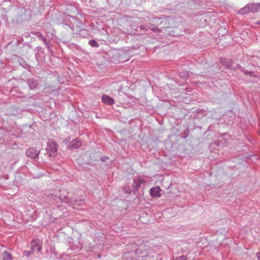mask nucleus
<instances>
[{
    "label": "nucleus",
    "instance_id": "obj_5",
    "mask_svg": "<svg viewBox=\"0 0 260 260\" xmlns=\"http://www.w3.org/2000/svg\"><path fill=\"white\" fill-rule=\"evenodd\" d=\"M39 154V151H38L34 147L29 148L26 150V155L27 156L31 158H36L38 157Z\"/></svg>",
    "mask_w": 260,
    "mask_h": 260
},
{
    "label": "nucleus",
    "instance_id": "obj_26",
    "mask_svg": "<svg viewBox=\"0 0 260 260\" xmlns=\"http://www.w3.org/2000/svg\"><path fill=\"white\" fill-rule=\"evenodd\" d=\"M256 256L258 260H260V251L256 253Z\"/></svg>",
    "mask_w": 260,
    "mask_h": 260
},
{
    "label": "nucleus",
    "instance_id": "obj_3",
    "mask_svg": "<svg viewBox=\"0 0 260 260\" xmlns=\"http://www.w3.org/2000/svg\"><path fill=\"white\" fill-rule=\"evenodd\" d=\"M56 200L60 201L61 202L67 203L69 206L75 205L77 201L72 199H69L66 194H60L58 197H56Z\"/></svg>",
    "mask_w": 260,
    "mask_h": 260
},
{
    "label": "nucleus",
    "instance_id": "obj_29",
    "mask_svg": "<svg viewBox=\"0 0 260 260\" xmlns=\"http://www.w3.org/2000/svg\"><path fill=\"white\" fill-rule=\"evenodd\" d=\"M172 260H176V258H174V259H172Z\"/></svg>",
    "mask_w": 260,
    "mask_h": 260
},
{
    "label": "nucleus",
    "instance_id": "obj_25",
    "mask_svg": "<svg viewBox=\"0 0 260 260\" xmlns=\"http://www.w3.org/2000/svg\"><path fill=\"white\" fill-rule=\"evenodd\" d=\"M140 29L142 30H144V31H147V29L146 28V27L144 26V25H140Z\"/></svg>",
    "mask_w": 260,
    "mask_h": 260
},
{
    "label": "nucleus",
    "instance_id": "obj_17",
    "mask_svg": "<svg viewBox=\"0 0 260 260\" xmlns=\"http://www.w3.org/2000/svg\"><path fill=\"white\" fill-rule=\"evenodd\" d=\"M241 71L243 72L245 75H249L250 76H253V73L252 72L248 71L242 67H240Z\"/></svg>",
    "mask_w": 260,
    "mask_h": 260
},
{
    "label": "nucleus",
    "instance_id": "obj_16",
    "mask_svg": "<svg viewBox=\"0 0 260 260\" xmlns=\"http://www.w3.org/2000/svg\"><path fill=\"white\" fill-rule=\"evenodd\" d=\"M32 34L41 40L43 43L44 39H46L45 37H43L42 34L40 32L35 31L33 32Z\"/></svg>",
    "mask_w": 260,
    "mask_h": 260
},
{
    "label": "nucleus",
    "instance_id": "obj_7",
    "mask_svg": "<svg viewBox=\"0 0 260 260\" xmlns=\"http://www.w3.org/2000/svg\"><path fill=\"white\" fill-rule=\"evenodd\" d=\"M102 101L107 105H112L114 103V100L112 98L105 94L102 96Z\"/></svg>",
    "mask_w": 260,
    "mask_h": 260
},
{
    "label": "nucleus",
    "instance_id": "obj_23",
    "mask_svg": "<svg viewBox=\"0 0 260 260\" xmlns=\"http://www.w3.org/2000/svg\"><path fill=\"white\" fill-rule=\"evenodd\" d=\"M23 253L25 256H28L30 254H32L33 253L31 251H24Z\"/></svg>",
    "mask_w": 260,
    "mask_h": 260
},
{
    "label": "nucleus",
    "instance_id": "obj_15",
    "mask_svg": "<svg viewBox=\"0 0 260 260\" xmlns=\"http://www.w3.org/2000/svg\"><path fill=\"white\" fill-rule=\"evenodd\" d=\"M89 45L92 47H99L100 44L94 40H91L88 42Z\"/></svg>",
    "mask_w": 260,
    "mask_h": 260
},
{
    "label": "nucleus",
    "instance_id": "obj_18",
    "mask_svg": "<svg viewBox=\"0 0 260 260\" xmlns=\"http://www.w3.org/2000/svg\"><path fill=\"white\" fill-rule=\"evenodd\" d=\"M140 185V183H139L138 181L136 180V179H134V182L133 183V186L134 188L136 189H138Z\"/></svg>",
    "mask_w": 260,
    "mask_h": 260
},
{
    "label": "nucleus",
    "instance_id": "obj_1",
    "mask_svg": "<svg viewBox=\"0 0 260 260\" xmlns=\"http://www.w3.org/2000/svg\"><path fill=\"white\" fill-rule=\"evenodd\" d=\"M150 248L149 246L142 244L136 248L135 251H131L124 253V257L126 260H137V257H144L148 256L150 254L149 252Z\"/></svg>",
    "mask_w": 260,
    "mask_h": 260
},
{
    "label": "nucleus",
    "instance_id": "obj_10",
    "mask_svg": "<svg viewBox=\"0 0 260 260\" xmlns=\"http://www.w3.org/2000/svg\"><path fill=\"white\" fill-rule=\"evenodd\" d=\"M220 63L227 68H230L232 66L233 62L231 59L229 58H223L220 59Z\"/></svg>",
    "mask_w": 260,
    "mask_h": 260
},
{
    "label": "nucleus",
    "instance_id": "obj_24",
    "mask_svg": "<svg viewBox=\"0 0 260 260\" xmlns=\"http://www.w3.org/2000/svg\"><path fill=\"white\" fill-rule=\"evenodd\" d=\"M108 159V157L107 156H103L101 158V160L103 162L106 161Z\"/></svg>",
    "mask_w": 260,
    "mask_h": 260
},
{
    "label": "nucleus",
    "instance_id": "obj_2",
    "mask_svg": "<svg viewBox=\"0 0 260 260\" xmlns=\"http://www.w3.org/2000/svg\"><path fill=\"white\" fill-rule=\"evenodd\" d=\"M57 150V144L53 140L49 139L47 142L46 150L50 156H53L56 153Z\"/></svg>",
    "mask_w": 260,
    "mask_h": 260
},
{
    "label": "nucleus",
    "instance_id": "obj_9",
    "mask_svg": "<svg viewBox=\"0 0 260 260\" xmlns=\"http://www.w3.org/2000/svg\"><path fill=\"white\" fill-rule=\"evenodd\" d=\"M250 4H247L243 8H241L238 12V14L244 15L251 12Z\"/></svg>",
    "mask_w": 260,
    "mask_h": 260
},
{
    "label": "nucleus",
    "instance_id": "obj_19",
    "mask_svg": "<svg viewBox=\"0 0 260 260\" xmlns=\"http://www.w3.org/2000/svg\"><path fill=\"white\" fill-rule=\"evenodd\" d=\"M123 191L127 194H129L131 193V189L128 186H125L123 187Z\"/></svg>",
    "mask_w": 260,
    "mask_h": 260
},
{
    "label": "nucleus",
    "instance_id": "obj_14",
    "mask_svg": "<svg viewBox=\"0 0 260 260\" xmlns=\"http://www.w3.org/2000/svg\"><path fill=\"white\" fill-rule=\"evenodd\" d=\"M44 44H45L46 47L47 48L48 51L51 54H52L53 50L51 48V46L49 45V42L47 41L46 39H44Z\"/></svg>",
    "mask_w": 260,
    "mask_h": 260
},
{
    "label": "nucleus",
    "instance_id": "obj_11",
    "mask_svg": "<svg viewBox=\"0 0 260 260\" xmlns=\"http://www.w3.org/2000/svg\"><path fill=\"white\" fill-rule=\"evenodd\" d=\"M82 144L81 142L78 139L73 140L69 147L71 149L79 148Z\"/></svg>",
    "mask_w": 260,
    "mask_h": 260
},
{
    "label": "nucleus",
    "instance_id": "obj_12",
    "mask_svg": "<svg viewBox=\"0 0 260 260\" xmlns=\"http://www.w3.org/2000/svg\"><path fill=\"white\" fill-rule=\"evenodd\" d=\"M251 13H256L260 11V3L250 4Z\"/></svg>",
    "mask_w": 260,
    "mask_h": 260
},
{
    "label": "nucleus",
    "instance_id": "obj_27",
    "mask_svg": "<svg viewBox=\"0 0 260 260\" xmlns=\"http://www.w3.org/2000/svg\"><path fill=\"white\" fill-rule=\"evenodd\" d=\"M139 182V183H140V184L144 181V179H139L138 180H137Z\"/></svg>",
    "mask_w": 260,
    "mask_h": 260
},
{
    "label": "nucleus",
    "instance_id": "obj_13",
    "mask_svg": "<svg viewBox=\"0 0 260 260\" xmlns=\"http://www.w3.org/2000/svg\"><path fill=\"white\" fill-rule=\"evenodd\" d=\"M3 260H13L12 255L7 251H5L3 253Z\"/></svg>",
    "mask_w": 260,
    "mask_h": 260
},
{
    "label": "nucleus",
    "instance_id": "obj_28",
    "mask_svg": "<svg viewBox=\"0 0 260 260\" xmlns=\"http://www.w3.org/2000/svg\"><path fill=\"white\" fill-rule=\"evenodd\" d=\"M69 141H70V139L67 138V139H64L63 142L65 144H67L68 143V142Z\"/></svg>",
    "mask_w": 260,
    "mask_h": 260
},
{
    "label": "nucleus",
    "instance_id": "obj_6",
    "mask_svg": "<svg viewBox=\"0 0 260 260\" xmlns=\"http://www.w3.org/2000/svg\"><path fill=\"white\" fill-rule=\"evenodd\" d=\"M26 83L29 88L31 90L37 88L38 83L36 80L34 78H29L26 80Z\"/></svg>",
    "mask_w": 260,
    "mask_h": 260
},
{
    "label": "nucleus",
    "instance_id": "obj_22",
    "mask_svg": "<svg viewBox=\"0 0 260 260\" xmlns=\"http://www.w3.org/2000/svg\"><path fill=\"white\" fill-rule=\"evenodd\" d=\"M149 28L153 30L154 32H158L160 30V29H159L156 26H153L152 27H151L150 26H149Z\"/></svg>",
    "mask_w": 260,
    "mask_h": 260
},
{
    "label": "nucleus",
    "instance_id": "obj_21",
    "mask_svg": "<svg viewBox=\"0 0 260 260\" xmlns=\"http://www.w3.org/2000/svg\"><path fill=\"white\" fill-rule=\"evenodd\" d=\"M176 260H187V258L185 255H181L179 257H176Z\"/></svg>",
    "mask_w": 260,
    "mask_h": 260
},
{
    "label": "nucleus",
    "instance_id": "obj_20",
    "mask_svg": "<svg viewBox=\"0 0 260 260\" xmlns=\"http://www.w3.org/2000/svg\"><path fill=\"white\" fill-rule=\"evenodd\" d=\"M188 73L187 72H186L185 73H183L182 75H180V76L183 79L186 80L188 77Z\"/></svg>",
    "mask_w": 260,
    "mask_h": 260
},
{
    "label": "nucleus",
    "instance_id": "obj_4",
    "mask_svg": "<svg viewBox=\"0 0 260 260\" xmlns=\"http://www.w3.org/2000/svg\"><path fill=\"white\" fill-rule=\"evenodd\" d=\"M31 251L32 253H34L35 251H37L38 252H41L42 246L40 244V241L39 240H33L31 243Z\"/></svg>",
    "mask_w": 260,
    "mask_h": 260
},
{
    "label": "nucleus",
    "instance_id": "obj_8",
    "mask_svg": "<svg viewBox=\"0 0 260 260\" xmlns=\"http://www.w3.org/2000/svg\"><path fill=\"white\" fill-rule=\"evenodd\" d=\"M160 190L161 189L159 187H152L150 189V195L153 197H159V192L160 191Z\"/></svg>",
    "mask_w": 260,
    "mask_h": 260
}]
</instances>
